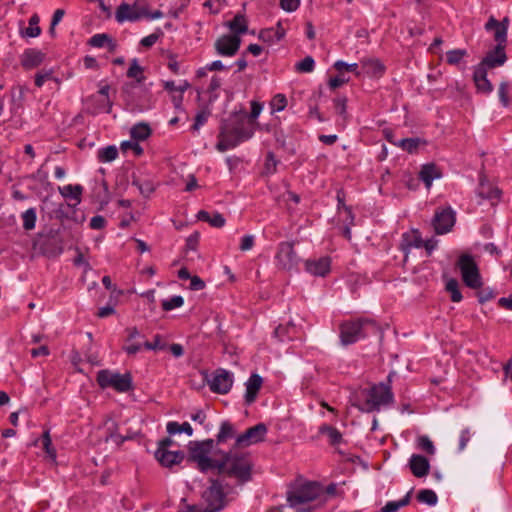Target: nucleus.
Wrapping results in <instances>:
<instances>
[{"instance_id": "obj_2", "label": "nucleus", "mask_w": 512, "mask_h": 512, "mask_svg": "<svg viewBox=\"0 0 512 512\" xmlns=\"http://www.w3.org/2000/svg\"><path fill=\"white\" fill-rule=\"evenodd\" d=\"M319 495L320 484L316 481H307L302 477L291 482L286 492L287 502L293 508L304 506L316 500Z\"/></svg>"}, {"instance_id": "obj_41", "label": "nucleus", "mask_w": 512, "mask_h": 512, "mask_svg": "<svg viewBox=\"0 0 512 512\" xmlns=\"http://www.w3.org/2000/svg\"><path fill=\"white\" fill-rule=\"evenodd\" d=\"M417 499L419 502L426 503L431 506L435 505L438 501L436 493L430 489L420 490L417 494Z\"/></svg>"}, {"instance_id": "obj_3", "label": "nucleus", "mask_w": 512, "mask_h": 512, "mask_svg": "<svg viewBox=\"0 0 512 512\" xmlns=\"http://www.w3.org/2000/svg\"><path fill=\"white\" fill-rule=\"evenodd\" d=\"M221 135H226L236 144L248 140L254 133V128L247 122L245 111L235 112L223 120L220 127Z\"/></svg>"}, {"instance_id": "obj_6", "label": "nucleus", "mask_w": 512, "mask_h": 512, "mask_svg": "<svg viewBox=\"0 0 512 512\" xmlns=\"http://www.w3.org/2000/svg\"><path fill=\"white\" fill-rule=\"evenodd\" d=\"M365 400L360 409L364 412L378 411L382 405H388L393 402V393L386 384L374 385L364 390Z\"/></svg>"}, {"instance_id": "obj_19", "label": "nucleus", "mask_w": 512, "mask_h": 512, "mask_svg": "<svg viewBox=\"0 0 512 512\" xmlns=\"http://www.w3.org/2000/svg\"><path fill=\"white\" fill-rule=\"evenodd\" d=\"M473 81L477 91L483 94H490L493 91L492 83L487 79V70L483 66H476L473 73Z\"/></svg>"}, {"instance_id": "obj_22", "label": "nucleus", "mask_w": 512, "mask_h": 512, "mask_svg": "<svg viewBox=\"0 0 512 512\" xmlns=\"http://www.w3.org/2000/svg\"><path fill=\"white\" fill-rule=\"evenodd\" d=\"M44 60V54L35 49L26 50L21 57V64L25 69L39 66Z\"/></svg>"}, {"instance_id": "obj_21", "label": "nucleus", "mask_w": 512, "mask_h": 512, "mask_svg": "<svg viewBox=\"0 0 512 512\" xmlns=\"http://www.w3.org/2000/svg\"><path fill=\"white\" fill-rule=\"evenodd\" d=\"M262 378L258 374H252L246 384L245 402L252 404L257 397V394L262 386Z\"/></svg>"}, {"instance_id": "obj_20", "label": "nucleus", "mask_w": 512, "mask_h": 512, "mask_svg": "<svg viewBox=\"0 0 512 512\" xmlns=\"http://www.w3.org/2000/svg\"><path fill=\"white\" fill-rule=\"evenodd\" d=\"M115 19L119 23L125 21L135 22L140 20V13L134 9L133 4L121 3L115 12Z\"/></svg>"}, {"instance_id": "obj_44", "label": "nucleus", "mask_w": 512, "mask_h": 512, "mask_svg": "<svg viewBox=\"0 0 512 512\" xmlns=\"http://www.w3.org/2000/svg\"><path fill=\"white\" fill-rule=\"evenodd\" d=\"M22 219H23V228L25 230H31L35 227V222H36V211L34 208H30L28 210H26L23 214H22Z\"/></svg>"}, {"instance_id": "obj_64", "label": "nucleus", "mask_w": 512, "mask_h": 512, "mask_svg": "<svg viewBox=\"0 0 512 512\" xmlns=\"http://www.w3.org/2000/svg\"><path fill=\"white\" fill-rule=\"evenodd\" d=\"M105 225H106V220L103 216H100V215L94 216L90 221V227L92 229L99 230V229L104 228Z\"/></svg>"}, {"instance_id": "obj_13", "label": "nucleus", "mask_w": 512, "mask_h": 512, "mask_svg": "<svg viewBox=\"0 0 512 512\" xmlns=\"http://www.w3.org/2000/svg\"><path fill=\"white\" fill-rule=\"evenodd\" d=\"M266 434L267 426L264 423H259L239 435L236 439V445L239 447H247L251 444L262 442Z\"/></svg>"}, {"instance_id": "obj_8", "label": "nucleus", "mask_w": 512, "mask_h": 512, "mask_svg": "<svg viewBox=\"0 0 512 512\" xmlns=\"http://www.w3.org/2000/svg\"><path fill=\"white\" fill-rule=\"evenodd\" d=\"M457 266L460 269L463 282L472 289H478L482 285L481 276L476 262L469 254L459 257Z\"/></svg>"}, {"instance_id": "obj_50", "label": "nucleus", "mask_w": 512, "mask_h": 512, "mask_svg": "<svg viewBox=\"0 0 512 512\" xmlns=\"http://www.w3.org/2000/svg\"><path fill=\"white\" fill-rule=\"evenodd\" d=\"M219 141L216 145L217 150L224 152L230 148L236 147L238 144L235 143V141L228 138L226 135H221V132L219 133Z\"/></svg>"}, {"instance_id": "obj_14", "label": "nucleus", "mask_w": 512, "mask_h": 512, "mask_svg": "<svg viewBox=\"0 0 512 512\" xmlns=\"http://www.w3.org/2000/svg\"><path fill=\"white\" fill-rule=\"evenodd\" d=\"M322 434L326 436L328 444L336 453L345 455L344 448L347 446V440L343 433L331 424H322Z\"/></svg>"}, {"instance_id": "obj_43", "label": "nucleus", "mask_w": 512, "mask_h": 512, "mask_svg": "<svg viewBox=\"0 0 512 512\" xmlns=\"http://www.w3.org/2000/svg\"><path fill=\"white\" fill-rule=\"evenodd\" d=\"M315 61L311 56L305 57L302 61L296 63L295 71L298 73H309L314 70Z\"/></svg>"}, {"instance_id": "obj_57", "label": "nucleus", "mask_w": 512, "mask_h": 512, "mask_svg": "<svg viewBox=\"0 0 512 512\" xmlns=\"http://www.w3.org/2000/svg\"><path fill=\"white\" fill-rule=\"evenodd\" d=\"M309 115L316 119H320V113L318 111V97L313 94L308 100Z\"/></svg>"}, {"instance_id": "obj_10", "label": "nucleus", "mask_w": 512, "mask_h": 512, "mask_svg": "<svg viewBox=\"0 0 512 512\" xmlns=\"http://www.w3.org/2000/svg\"><path fill=\"white\" fill-rule=\"evenodd\" d=\"M203 379L207 381L210 390L218 394L228 393L233 384L232 375L222 368L216 369L212 378L209 377L207 372H203Z\"/></svg>"}, {"instance_id": "obj_18", "label": "nucleus", "mask_w": 512, "mask_h": 512, "mask_svg": "<svg viewBox=\"0 0 512 512\" xmlns=\"http://www.w3.org/2000/svg\"><path fill=\"white\" fill-rule=\"evenodd\" d=\"M409 468L415 477H425L430 470L428 459L419 454H413L409 460Z\"/></svg>"}, {"instance_id": "obj_28", "label": "nucleus", "mask_w": 512, "mask_h": 512, "mask_svg": "<svg viewBox=\"0 0 512 512\" xmlns=\"http://www.w3.org/2000/svg\"><path fill=\"white\" fill-rule=\"evenodd\" d=\"M342 484L340 483H330L325 488H322V504L336 498H343L344 490L342 489Z\"/></svg>"}, {"instance_id": "obj_5", "label": "nucleus", "mask_w": 512, "mask_h": 512, "mask_svg": "<svg viewBox=\"0 0 512 512\" xmlns=\"http://www.w3.org/2000/svg\"><path fill=\"white\" fill-rule=\"evenodd\" d=\"M214 447V441L207 439L203 441H191L188 445V462L197 464L201 472H207L214 469L217 459H212L209 455Z\"/></svg>"}, {"instance_id": "obj_59", "label": "nucleus", "mask_w": 512, "mask_h": 512, "mask_svg": "<svg viewBox=\"0 0 512 512\" xmlns=\"http://www.w3.org/2000/svg\"><path fill=\"white\" fill-rule=\"evenodd\" d=\"M144 347L148 350H163L165 349L166 345L161 343V336L160 335H156L154 337V341L152 342H149V341H146L144 342Z\"/></svg>"}, {"instance_id": "obj_62", "label": "nucleus", "mask_w": 512, "mask_h": 512, "mask_svg": "<svg viewBox=\"0 0 512 512\" xmlns=\"http://www.w3.org/2000/svg\"><path fill=\"white\" fill-rule=\"evenodd\" d=\"M255 242V238L253 235H246L241 239L240 250L248 251L253 248Z\"/></svg>"}, {"instance_id": "obj_30", "label": "nucleus", "mask_w": 512, "mask_h": 512, "mask_svg": "<svg viewBox=\"0 0 512 512\" xmlns=\"http://www.w3.org/2000/svg\"><path fill=\"white\" fill-rule=\"evenodd\" d=\"M40 17L38 14H33L29 19V26L20 29V35L22 37L35 38L41 34V28L39 27Z\"/></svg>"}, {"instance_id": "obj_61", "label": "nucleus", "mask_w": 512, "mask_h": 512, "mask_svg": "<svg viewBox=\"0 0 512 512\" xmlns=\"http://www.w3.org/2000/svg\"><path fill=\"white\" fill-rule=\"evenodd\" d=\"M300 4V0H280V6L287 12L295 11Z\"/></svg>"}, {"instance_id": "obj_39", "label": "nucleus", "mask_w": 512, "mask_h": 512, "mask_svg": "<svg viewBox=\"0 0 512 512\" xmlns=\"http://www.w3.org/2000/svg\"><path fill=\"white\" fill-rule=\"evenodd\" d=\"M118 425L115 422H112V425L108 428V439H112L117 445H121L126 440L134 439V436H124L117 432Z\"/></svg>"}, {"instance_id": "obj_17", "label": "nucleus", "mask_w": 512, "mask_h": 512, "mask_svg": "<svg viewBox=\"0 0 512 512\" xmlns=\"http://www.w3.org/2000/svg\"><path fill=\"white\" fill-rule=\"evenodd\" d=\"M155 458L162 466L171 468L174 465L180 464L185 459V453L183 451L156 450Z\"/></svg>"}, {"instance_id": "obj_25", "label": "nucleus", "mask_w": 512, "mask_h": 512, "mask_svg": "<svg viewBox=\"0 0 512 512\" xmlns=\"http://www.w3.org/2000/svg\"><path fill=\"white\" fill-rule=\"evenodd\" d=\"M363 73L370 76H380L384 72V66L378 59L365 58L361 61Z\"/></svg>"}, {"instance_id": "obj_45", "label": "nucleus", "mask_w": 512, "mask_h": 512, "mask_svg": "<svg viewBox=\"0 0 512 512\" xmlns=\"http://www.w3.org/2000/svg\"><path fill=\"white\" fill-rule=\"evenodd\" d=\"M274 334L277 338H279L281 341L284 340V336H288L289 338L292 337V335L295 334V325L290 322L286 326L279 325L275 331Z\"/></svg>"}, {"instance_id": "obj_46", "label": "nucleus", "mask_w": 512, "mask_h": 512, "mask_svg": "<svg viewBox=\"0 0 512 512\" xmlns=\"http://www.w3.org/2000/svg\"><path fill=\"white\" fill-rule=\"evenodd\" d=\"M127 76L129 78H135L138 83H141L144 80L143 69L138 65L136 59H134L127 71Z\"/></svg>"}, {"instance_id": "obj_52", "label": "nucleus", "mask_w": 512, "mask_h": 512, "mask_svg": "<svg viewBox=\"0 0 512 512\" xmlns=\"http://www.w3.org/2000/svg\"><path fill=\"white\" fill-rule=\"evenodd\" d=\"M133 185H136L140 193L145 197H149L155 190L153 183L150 181H146L144 183H140L139 181H133Z\"/></svg>"}, {"instance_id": "obj_42", "label": "nucleus", "mask_w": 512, "mask_h": 512, "mask_svg": "<svg viewBox=\"0 0 512 512\" xmlns=\"http://www.w3.org/2000/svg\"><path fill=\"white\" fill-rule=\"evenodd\" d=\"M467 55L465 49H454L446 53V61L450 65H457Z\"/></svg>"}, {"instance_id": "obj_33", "label": "nucleus", "mask_w": 512, "mask_h": 512, "mask_svg": "<svg viewBox=\"0 0 512 512\" xmlns=\"http://www.w3.org/2000/svg\"><path fill=\"white\" fill-rule=\"evenodd\" d=\"M131 138L137 141H144L151 135V129L146 123H138L130 130Z\"/></svg>"}, {"instance_id": "obj_23", "label": "nucleus", "mask_w": 512, "mask_h": 512, "mask_svg": "<svg viewBox=\"0 0 512 512\" xmlns=\"http://www.w3.org/2000/svg\"><path fill=\"white\" fill-rule=\"evenodd\" d=\"M440 177L441 171L433 163L423 165L419 172V178L424 182L427 189L431 187L434 179H438Z\"/></svg>"}, {"instance_id": "obj_51", "label": "nucleus", "mask_w": 512, "mask_h": 512, "mask_svg": "<svg viewBox=\"0 0 512 512\" xmlns=\"http://www.w3.org/2000/svg\"><path fill=\"white\" fill-rule=\"evenodd\" d=\"M183 298L181 296H173L169 300H164L162 302V308L165 311H170L174 308H178L183 305Z\"/></svg>"}, {"instance_id": "obj_40", "label": "nucleus", "mask_w": 512, "mask_h": 512, "mask_svg": "<svg viewBox=\"0 0 512 512\" xmlns=\"http://www.w3.org/2000/svg\"><path fill=\"white\" fill-rule=\"evenodd\" d=\"M83 188L80 185H67L60 189L61 194L64 197H71L75 199L77 202H80V196L82 194Z\"/></svg>"}, {"instance_id": "obj_27", "label": "nucleus", "mask_w": 512, "mask_h": 512, "mask_svg": "<svg viewBox=\"0 0 512 512\" xmlns=\"http://www.w3.org/2000/svg\"><path fill=\"white\" fill-rule=\"evenodd\" d=\"M501 191L497 187H492L488 182L483 179L480 180L477 188V194L482 199L498 200Z\"/></svg>"}, {"instance_id": "obj_53", "label": "nucleus", "mask_w": 512, "mask_h": 512, "mask_svg": "<svg viewBox=\"0 0 512 512\" xmlns=\"http://www.w3.org/2000/svg\"><path fill=\"white\" fill-rule=\"evenodd\" d=\"M494 38L498 42L497 46L505 47V43H506V39H507V26L505 24L500 25L495 29Z\"/></svg>"}, {"instance_id": "obj_4", "label": "nucleus", "mask_w": 512, "mask_h": 512, "mask_svg": "<svg viewBox=\"0 0 512 512\" xmlns=\"http://www.w3.org/2000/svg\"><path fill=\"white\" fill-rule=\"evenodd\" d=\"M209 483V487L202 494V498L207 504L203 512H218L225 507L226 497L233 491V487L224 483L222 478H211Z\"/></svg>"}, {"instance_id": "obj_48", "label": "nucleus", "mask_w": 512, "mask_h": 512, "mask_svg": "<svg viewBox=\"0 0 512 512\" xmlns=\"http://www.w3.org/2000/svg\"><path fill=\"white\" fill-rule=\"evenodd\" d=\"M418 447L429 455L435 454L434 444L428 436L423 435L418 438Z\"/></svg>"}, {"instance_id": "obj_38", "label": "nucleus", "mask_w": 512, "mask_h": 512, "mask_svg": "<svg viewBox=\"0 0 512 512\" xmlns=\"http://www.w3.org/2000/svg\"><path fill=\"white\" fill-rule=\"evenodd\" d=\"M446 290L450 293L451 300L453 302H460L462 300V294L459 290V283L456 279L451 278L447 281Z\"/></svg>"}, {"instance_id": "obj_35", "label": "nucleus", "mask_w": 512, "mask_h": 512, "mask_svg": "<svg viewBox=\"0 0 512 512\" xmlns=\"http://www.w3.org/2000/svg\"><path fill=\"white\" fill-rule=\"evenodd\" d=\"M118 156V149L114 145L107 146L98 151V159L100 162H111Z\"/></svg>"}, {"instance_id": "obj_12", "label": "nucleus", "mask_w": 512, "mask_h": 512, "mask_svg": "<svg viewBox=\"0 0 512 512\" xmlns=\"http://www.w3.org/2000/svg\"><path fill=\"white\" fill-rule=\"evenodd\" d=\"M276 260L278 267L282 270L290 271L296 267L298 258L294 251L293 244L290 242L280 243Z\"/></svg>"}, {"instance_id": "obj_36", "label": "nucleus", "mask_w": 512, "mask_h": 512, "mask_svg": "<svg viewBox=\"0 0 512 512\" xmlns=\"http://www.w3.org/2000/svg\"><path fill=\"white\" fill-rule=\"evenodd\" d=\"M42 447L45 450L47 456L52 460H56V450L52 446V440L50 437L49 430H46L41 437Z\"/></svg>"}, {"instance_id": "obj_9", "label": "nucleus", "mask_w": 512, "mask_h": 512, "mask_svg": "<svg viewBox=\"0 0 512 512\" xmlns=\"http://www.w3.org/2000/svg\"><path fill=\"white\" fill-rule=\"evenodd\" d=\"M374 325L371 320L348 321L340 327V338L343 345L355 343L362 337H365V327Z\"/></svg>"}, {"instance_id": "obj_54", "label": "nucleus", "mask_w": 512, "mask_h": 512, "mask_svg": "<svg viewBox=\"0 0 512 512\" xmlns=\"http://www.w3.org/2000/svg\"><path fill=\"white\" fill-rule=\"evenodd\" d=\"M262 110V105L256 101L251 103V112L247 115V122L253 127L254 123Z\"/></svg>"}, {"instance_id": "obj_29", "label": "nucleus", "mask_w": 512, "mask_h": 512, "mask_svg": "<svg viewBox=\"0 0 512 512\" xmlns=\"http://www.w3.org/2000/svg\"><path fill=\"white\" fill-rule=\"evenodd\" d=\"M422 246L423 239L421 238V235L417 230H414L411 233H405L403 235L401 248L404 251L409 250L411 247L421 248Z\"/></svg>"}, {"instance_id": "obj_55", "label": "nucleus", "mask_w": 512, "mask_h": 512, "mask_svg": "<svg viewBox=\"0 0 512 512\" xmlns=\"http://www.w3.org/2000/svg\"><path fill=\"white\" fill-rule=\"evenodd\" d=\"M287 105V99L283 94H277L271 101V107L274 111H282Z\"/></svg>"}, {"instance_id": "obj_1", "label": "nucleus", "mask_w": 512, "mask_h": 512, "mask_svg": "<svg viewBox=\"0 0 512 512\" xmlns=\"http://www.w3.org/2000/svg\"><path fill=\"white\" fill-rule=\"evenodd\" d=\"M253 464L248 455L238 452L225 453L217 459L215 468L220 476L234 478L238 485L251 480Z\"/></svg>"}, {"instance_id": "obj_11", "label": "nucleus", "mask_w": 512, "mask_h": 512, "mask_svg": "<svg viewBox=\"0 0 512 512\" xmlns=\"http://www.w3.org/2000/svg\"><path fill=\"white\" fill-rule=\"evenodd\" d=\"M241 42L238 35L224 34L215 41L214 48L218 55L231 57L239 51Z\"/></svg>"}, {"instance_id": "obj_7", "label": "nucleus", "mask_w": 512, "mask_h": 512, "mask_svg": "<svg viewBox=\"0 0 512 512\" xmlns=\"http://www.w3.org/2000/svg\"><path fill=\"white\" fill-rule=\"evenodd\" d=\"M97 383L101 388L112 387L118 392H127L132 389V376L130 373H113L107 369L97 373Z\"/></svg>"}, {"instance_id": "obj_60", "label": "nucleus", "mask_w": 512, "mask_h": 512, "mask_svg": "<svg viewBox=\"0 0 512 512\" xmlns=\"http://www.w3.org/2000/svg\"><path fill=\"white\" fill-rule=\"evenodd\" d=\"M208 116H209V112H207V111L203 110V111L198 112L195 117V123L192 125L191 129L193 131L198 130L199 127L206 122Z\"/></svg>"}, {"instance_id": "obj_49", "label": "nucleus", "mask_w": 512, "mask_h": 512, "mask_svg": "<svg viewBox=\"0 0 512 512\" xmlns=\"http://www.w3.org/2000/svg\"><path fill=\"white\" fill-rule=\"evenodd\" d=\"M419 142H420V140L418 138H406V139L400 140L398 145L403 150H405L409 153H413L418 148Z\"/></svg>"}, {"instance_id": "obj_34", "label": "nucleus", "mask_w": 512, "mask_h": 512, "mask_svg": "<svg viewBox=\"0 0 512 512\" xmlns=\"http://www.w3.org/2000/svg\"><path fill=\"white\" fill-rule=\"evenodd\" d=\"M512 85L507 81H502L498 86V97L504 107L511 104Z\"/></svg>"}, {"instance_id": "obj_56", "label": "nucleus", "mask_w": 512, "mask_h": 512, "mask_svg": "<svg viewBox=\"0 0 512 512\" xmlns=\"http://www.w3.org/2000/svg\"><path fill=\"white\" fill-rule=\"evenodd\" d=\"M349 78L345 77L344 74H340L335 77H330L328 80V86L331 90H335L347 83Z\"/></svg>"}, {"instance_id": "obj_58", "label": "nucleus", "mask_w": 512, "mask_h": 512, "mask_svg": "<svg viewBox=\"0 0 512 512\" xmlns=\"http://www.w3.org/2000/svg\"><path fill=\"white\" fill-rule=\"evenodd\" d=\"M121 150L124 152L127 150H133L135 155H137V156H140L143 153L142 147L138 143L132 142V141L123 142L121 144Z\"/></svg>"}, {"instance_id": "obj_32", "label": "nucleus", "mask_w": 512, "mask_h": 512, "mask_svg": "<svg viewBox=\"0 0 512 512\" xmlns=\"http://www.w3.org/2000/svg\"><path fill=\"white\" fill-rule=\"evenodd\" d=\"M134 9L140 13V19L142 18H150L157 19L163 16V13L160 10H156L153 13L149 12L148 4L145 0H136L133 3Z\"/></svg>"}, {"instance_id": "obj_31", "label": "nucleus", "mask_w": 512, "mask_h": 512, "mask_svg": "<svg viewBox=\"0 0 512 512\" xmlns=\"http://www.w3.org/2000/svg\"><path fill=\"white\" fill-rule=\"evenodd\" d=\"M197 218L201 221L208 222L212 227L221 228L225 225V218L222 216V214L215 212L214 214L210 215L205 210H201L197 214Z\"/></svg>"}, {"instance_id": "obj_16", "label": "nucleus", "mask_w": 512, "mask_h": 512, "mask_svg": "<svg viewBox=\"0 0 512 512\" xmlns=\"http://www.w3.org/2000/svg\"><path fill=\"white\" fill-rule=\"evenodd\" d=\"M507 60L504 46H496L494 50L489 51L483 60L477 66H483L485 70L502 66Z\"/></svg>"}, {"instance_id": "obj_37", "label": "nucleus", "mask_w": 512, "mask_h": 512, "mask_svg": "<svg viewBox=\"0 0 512 512\" xmlns=\"http://www.w3.org/2000/svg\"><path fill=\"white\" fill-rule=\"evenodd\" d=\"M235 435V430L233 425L225 421L221 424L220 431L217 435V441L219 443L225 442L227 439L232 438Z\"/></svg>"}, {"instance_id": "obj_26", "label": "nucleus", "mask_w": 512, "mask_h": 512, "mask_svg": "<svg viewBox=\"0 0 512 512\" xmlns=\"http://www.w3.org/2000/svg\"><path fill=\"white\" fill-rule=\"evenodd\" d=\"M227 26L231 30V35H238L241 37L242 34H245L248 31L247 20L243 14H236L234 18L227 22Z\"/></svg>"}, {"instance_id": "obj_63", "label": "nucleus", "mask_w": 512, "mask_h": 512, "mask_svg": "<svg viewBox=\"0 0 512 512\" xmlns=\"http://www.w3.org/2000/svg\"><path fill=\"white\" fill-rule=\"evenodd\" d=\"M162 34V32L160 31L159 33H152L146 37H144L142 40H141V45L146 47V48H150L151 46H153L157 40L159 39V36Z\"/></svg>"}, {"instance_id": "obj_24", "label": "nucleus", "mask_w": 512, "mask_h": 512, "mask_svg": "<svg viewBox=\"0 0 512 512\" xmlns=\"http://www.w3.org/2000/svg\"><path fill=\"white\" fill-rule=\"evenodd\" d=\"M89 44L92 47H97V48L107 46L109 52H111V53L115 52V50L117 48L116 42L109 35H107L105 33L95 34L94 36H92L89 39Z\"/></svg>"}, {"instance_id": "obj_47", "label": "nucleus", "mask_w": 512, "mask_h": 512, "mask_svg": "<svg viewBox=\"0 0 512 512\" xmlns=\"http://www.w3.org/2000/svg\"><path fill=\"white\" fill-rule=\"evenodd\" d=\"M109 89V85H104L98 92L100 96L104 97L99 103V108L105 109L106 113H110L112 108V102L108 98Z\"/></svg>"}, {"instance_id": "obj_15", "label": "nucleus", "mask_w": 512, "mask_h": 512, "mask_svg": "<svg viewBox=\"0 0 512 512\" xmlns=\"http://www.w3.org/2000/svg\"><path fill=\"white\" fill-rule=\"evenodd\" d=\"M455 223V213L450 207L436 211L432 224L437 234H444L451 230Z\"/></svg>"}]
</instances>
